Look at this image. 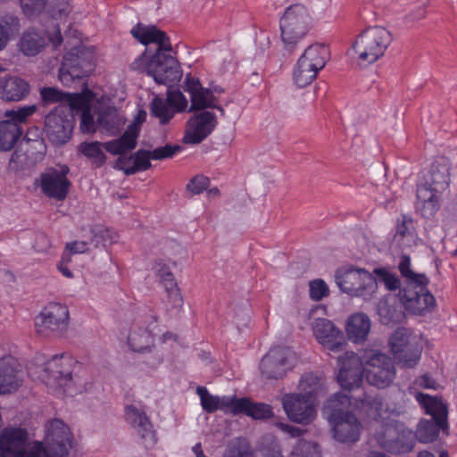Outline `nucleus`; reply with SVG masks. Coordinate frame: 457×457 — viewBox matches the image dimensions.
<instances>
[{
    "label": "nucleus",
    "mask_w": 457,
    "mask_h": 457,
    "mask_svg": "<svg viewBox=\"0 0 457 457\" xmlns=\"http://www.w3.org/2000/svg\"><path fill=\"white\" fill-rule=\"evenodd\" d=\"M351 404L350 396L337 393L325 405L333 437L341 443H354L360 438L361 424L352 411L345 410Z\"/></svg>",
    "instance_id": "f257e3e1"
},
{
    "label": "nucleus",
    "mask_w": 457,
    "mask_h": 457,
    "mask_svg": "<svg viewBox=\"0 0 457 457\" xmlns=\"http://www.w3.org/2000/svg\"><path fill=\"white\" fill-rule=\"evenodd\" d=\"M167 52H155L152 56L145 51L131 64L134 71L146 72L158 84L170 87L182 78L179 61Z\"/></svg>",
    "instance_id": "f03ea898"
},
{
    "label": "nucleus",
    "mask_w": 457,
    "mask_h": 457,
    "mask_svg": "<svg viewBox=\"0 0 457 457\" xmlns=\"http://www.w3.org/2000/svg\"><path fill=\"white\" fill-rule=\"evenodd\" d=\"M73 436L70 428L61 420L54 419L45 426L42 442H33L37 448L36 457H68L72 448Z\"/></svg>",
    "instance_id": "7ed1b4c3"
},
{
    "label": "nucleus",
    "mask_w": 457,
    "mask_h": 457,
    "mask_svg": "<svg viewBox=\"0 0 457 457\" xmlns=\"http://www.w3.org/2000/svg\"><path fill=\"white\" fill-rule=\"evenodd\" d=\"M72 358L65 355H55L40 368L39 378L53 388H62L63 393L72 395L80 391L81 385L72 377Z\"/></svg>",
    "instance_id": "20e7f679"
},
{
    "label": "nucleus",
    "mask_w": 457,
    "mask_h": 457,
    "mask_svg": "<svg viewBox=\"0 0 457 457\" xmlns=\"http://www.w3.org/2000/svg\"><path fill=\"white\" fill-rule=\"evenodd\" d=\"M393 40L392 34L386 28L373 26L362 30L353 44L359 61L372 64L380 59Z\"/></svg>",
    "instance_id": "39448f33"
},
{
    "label": "nucleus",
    "mask_w": 457,
    "mask_h": 457,
    "mask_svg": "<svg viewBox=\"0 0 457 457\" xmlns=\"http://www.w3.org/2000/svg\"><path fill=\"white\" fill-rule=\"evenodd\" d=\"M335 280L343 292L351 296L361 297L365 301L374 298L378 292L376 278L363 269L350 267L337 270Z\"/></svg>",
    "instance_id": "423d86ee"
},
{
    "label": "nucleus",
    "mask_w": 457,
    "mask_h": 457,
    "mask_svg": "<svg viewBox=\"0 0 457 457\" xmlns=\"http://www.w3.org/2000/svg\"><path fill=\"white\" fill-rule=\"evenodd\" d=\"M310 16L304 6L294 4L287 8L280 20V36L286 50L293 52L307 34Z\"/></svg>",
    "instance_id": "0eeeda50"
},
{
    "label": "nucleus",
    "mask_w": 457,
    "mask_h": 457,
    "mask_svg": "<svg viewBox=\"0 0 457 457\" xmlns=\"http://www.w3.org/2000/svg\"><path fill=\"white\" fill-rule=\"evenodd\" d=\"M362 355L368 382L378 388L391 386L396 377L393 360L386 353L377 351H365Z\"/></svg>",
    "instance_id": "6e6552de"
},
{
    "label": "nucleus",
    "mask_w": 457,
    "mask_h": 457,
    "mask_svg": "<svg viewBox=\"0 0 457 457\" xmlns=\"http://www.w3.org/2000/svg\"><path fill=\"white\" fill-rule=\"evenodd\" d=\"M69 325V309L59 303H49L35 320L37 332L43 337H61L68 331Z\"/></svg>",
    "instance_id": "1a4fd4ad"
},
{
    "label": "nucleus",
    "mask_w": 457,
    "mask_h": 457,
    "mask_svg": "<svg viewBox=\"0 0 457 457\" xmlns=\"http://www.w3.org/2000/svg\"><path fill=\"white\" fill-rule=\"evenodd\" d=\"M37 110L35 104L8 110L4 112L6 120L0 121V150H11L22 135L21 123L27 121Z\"/></svg>",
    "instance_id": "9d476101"
},
{
    "label": "nucleus",
    "mask_w": 457,
    "mask_h": 457,
    "mask_svg": "<svg viewBox=\"0 0 457 457\" xmlns=\"http://www.w3.org/2000/svg\"><path fill=\"white\" fill-rule=\"evenodd\" d=\"M93 70L91 54L83 47H75L63 56L59 69V79L63 85L69 86L75 79L88 76Z\"/></svg>",
    "instance_id": "9b49d317"
},
{
    "label": "nucleus",
    "mask_w": 457,
    "mask_h": 457,
    "mask_svg": "<svg viewBox=\"0 0 457 457\" xmlns=\"http://www.w3.org/2000/svg\"><path fill=\"white\" fill-rule=\"evenodd\" d=\"M26 429L9 427L0 432V457H36L37 448L28 444Z\"/></svg>",
    "instance_id": "f8f14e48"
},
{
    "label": "nucleus",
    "mask_w": 457,
    "mask_h": 457,
    "mask_svg": "<svg viewBox=\"0 0 457 457\" xmlns=\"http://www.w3.org/2000/svg\"><path fill=\"white\" fill-rule=\"evenodd\" d=\"M428 284L418 283L415 286H404L400 288L399 299L404 308L417 315H424L436 306V298L428 290Z\"/></svg>",
    "instance_id": "ddd939ff"
},
{
    "label": "nucleus",
    "mask_w": 457,
    "mask_h": 457,
    "mask_svg": "<svg viewBox=\"0 0 457 457\" xmlns=\"http://www.w3.org/2000/svg\"><path fill=\"white\" fill-rule=\"evenodd\" d=\"M46 132L49 140L56 145L66 144L72 133L73 120L66 106L59 105L45 118Z\"/></svg>",
    "instance_id": "4468645a"
},
{
    "label": "nucleus",
    "mask_w": 457,
    "mask_h": 457,
    "mask_svg": "<svg viewBox=\"0 0 457 457\" xmlns=\"http://www.w3.org/2000/svg\"><path fill=\"white\" fill-rule=\"evenodd\" d=\"M339 372L337 381L345 390L359 388L362 384L364 371L363 355L353 352H345L338 358Z\"/></svg>",
    "instance_id": "2eb2a0df"
},
{
    "label": "nucleus",
    "mask_w": 457,
    "mask_h": 457,
    "mask_svg": "<svg viewBox=\"0 0 457 457\" xmlns=\"http://www.w3.org/2000/svg\"><path fill=\"white\" fill-rule=\"evenodd\" d=\"M70 169L66 165L49 168L40 175L39 187L48 197L58 201L64 200L70 191L71 182L67 178Z\"/></svg>",
    "instance_id": "dca6fc26"
},
{
    "label": "nucleus",
    "mask_w": 457,
    "mask_h": 457,
    "mask_svg": "<svg viewBox=\"0 0 457 457\" xmlns=\"http://www.w3.org/2000/svg\"><path fill=\"white\" fill-rule=\"evenodd\" d=\"M282 404L288 419L295 423L307 425L315 416L314 401L303 396V394H287L282 398Z\"/></svg>",
    "instance_id": "f3484780"
},
{
    "label": "nucleus",
    "mask_w": 457,
    "mask_h": 457,
    "mask_svg": "<svg viewBox=\"0 0 457 457\" xmlns=\"http://www.w3.org/2000/svg\"><path fill=\"white\" fill-rule=\"evenodd\" d=\"M293 353L285 347L270 349L262 359L260 370L262 375L267 379H280L287 370L290 369V360Z\"/></svg>",
    "instance_id": "a211bd4d"
},
{
    "label": "nucleus",
    "mask_w": 457,
    "mask_h": 457,
    "mask_svg": "<svg viewBox=\"0 0 457 457\" xmlns=\"http://www.w3.org/2000/svg\"><path fill=\"white\" fill-rule=\"evenodd\" d=\"M126 420L136 429L145 448H153L156 442V432L145 411L135 405L125 407Z\"/></svg>",
    "instance_id": "6ab92c4d"
},
{
    "label": "nucleus",
    "mask_w": 457,
    "mask_h": 457,
    "mask_svg": "<svg viewBox=\"0 0 457 457\" xmlns=\"http://www.w3.org/2000/svg\"><path fill=\"white\" fill-rule=\"evenodd\" d=\"M312 330L318 342L328 350L331 352L344 350L346 345L345 336L332 321L323 318L316 319Z\"/></svg>",
    "instance_id": "aec40b11"
},
{
    "label": "nucleus",
    "mask_w": 457,
    "mask_h": 457,
    "mask_svg": "<svg viewBox=\"0 0 457 457\" xmlns=\"http://www.w3.org/2000/svg\"><path fill=\"white\" fill-rule=\"evenodd\" d=\"M216 117L213 112L204 111L191 117L187 121V129L184 136L187 144L201 143L216 126Z\"/></svg>",
    "instance_id": "412c9836"
},
{
    "label": "nucleus",
    "mask_w": 457,
    "mask_h": 457,
    "mask_svg": "<svg viewBox=\"0 0 457 457\" xmlns=\"http://www.w3.org/2000/svg\"><path fill=\"white\" fill-rule=\"evenodd\" d=\"M132 37L140 44L157 45L156 52H171L172 46L167 34L154 25L138 22L130 29Z\"/></svg>",
    "instance_id": "4be33fe9"
},
{
    "label": "nucleus",
    "mask_w": 457,
    "mask_h": 457,
    "mask_svg": "<svg viewBox=\"0 0 457 457\" xmlns=\"http://www.w3.org/2000/svg\"><path fill=\"white\" fill-rule=\"evenodd\" d=\"M20 365L11 355L0 357V394L16 391L22 384Z\"/></svg>",
    "instance_id": "5701e85b"
},
{
    "label": "nucleus",
    "mask_w": 457,
    "mask_h": 457,
    "mask_svg": "<svg viewBox=\"0 0 457 457\" xmlns=\"http://www.w3.org/2000/svg\"><path fill=\"white\" fill-rule=\"evenodd\" d=\"M184 89L188 92L191 98V106L189 111L203 110L208 107L217 108L221 114H224V110L220 106L214 105V96L212 92L201 86L198 79L187 75L184 82Z\"/></svg>",
    "instance_id": "b1692460"
},
{
    "label": "nucleus",
    "mask_w": 457,
    "mask_h": 457,
    "mask_svg": "<svg viewBox=\"0 0 457 457\" xmlns=\"http://www.w3.org/2000/svg\"><path fill=\"white\" fill-rule=\"evenodd\" d=\"M151 152L139 149L129 156H120L115 162L114 168L122 170L127 176L138 171L147 170L151 167Z\"/></svg>",
    "instance_id": "393cba45"
},
{
    "label": "nucleus",
    "mask_w": 457,
    "mask_h": 457,
    "mask_svg": "<svg viewBox=\"0 0 457 457\" xmlns=\"http://www.w3.org/2000/svg\"><path fill=\"white\" fill-rule=\"evenodd\" d=\"M138 136V127L136 124H130L119 138L104 143V147L112 155L127 156L128 152L137 147Z\"/></svg>",
    "instance_id": "a878e982"
},
{
    "label": "nucleus",
    "mask_w": 457,
    "mask_h": 457,
    "mask_svg": "<svg viewBox=\"0 0 457 457\" xmlns=\"http://www.w3.org/2000/svg\"><path fill=\"white\" fill-rule=\"evenodd\" d=\"M29 83L19 77L10 76L0 79V98L6 102H18L29 93Z\"/></svg>",
    "instance_id": "bb28decb"
},
{
    "label": "nucleus",
    "mask_w": 457,
    "mask_h": 457,
    "mask_svg": "<svg viewBox=\"0 0 457 457\" xmlns=\"http://www.w3.org/2000/svg\"><path fill=\"white\" fill-rule=\"evenodd\" d=\"M196 393L200 397L201 405L208 413H212L220 410L226 413L231 414V410L234 408L236 396H218L211 395L206 387L197 386Z\"/></svg>",
    "instance_id": "cd10ccee"
},
{
    "label": "nucleus",
    "mask_w": 457,
    "mask_h": 457,
    "mask_svg": "<svg viewBox=\"0 0 457 457\" xmlns=\"http://www.w3.org/2000/svg\"><path fill=\"white\" fill-rule=\"evenodd\" d=\"M244 413L253 420H264L272 416V409L263 403H253L247 397L235 399L232 415Z\"/></svg>",
    "instance_id": "c85d7f7f"
},
{
    "label": "nucleus",
    "mask_w": 457,
    "mask_h": 457,
    "mask_svg": "<svg viewBox=\"0 0 457 457\" xmlns=\"http://www.w3.org/2000/svg\"><path fill=\"white\" fill-rule=\"evenodd\" d=\"M370 320L363 312L351 315L346 322V334L353 343H361L366 340L370 330Z\"/></svg>",
    "instance_id": "c756f323"
},
{
    "label": "nucleus",
    "mask_w": 457,
    "mask_h": 457,
    "mask_svg": "<svg viewBox=\"0 0 457 457\" xmlns=\"http://www.w3.org/2000/svg\"><path fill=\"white\" fill-rule=\"evenodd\" d=\"M128 344L130 349L137 353L151 351L154 346V334L147 328L135 324L128 337Z\"/></svg>",
    "instance_id": "7c9ffc66"
},
{
    "label": "nucleus",
    "mask_w": 457,
    "mask_h": 457,
    "mask_svg": "<svg viewBox=\"0 0 457 457\" xmlns=\"http://www.w3.org/2000/svg\"><path fill=\"white\" fill-rule=\"evenodd\" d=\"M377 312L381 323L385 325L397 323L403 318L402 309L398 307L396 299L391 295L384 296L378 302Z\"/></svg>",
    "instance_id": "2f4dec72"
},
{
    "label": "nucleus",
    "mask_w": 457,
    "mask_h": 457,
    "mask_svg": "<svg viewBox=\"0 0 457 457\" xmlns=\"http://www.w3.org/2000/svg\"><path fill=\"white\" fill-rule=\"evenodd\" d=\"M125 123L126 119L115 108H107L97 118L98 129L109 136L120 133Z\"/></svg>",
    "instance_id": "473e14b6"
},
{
    "label": "nucleus",
    "mask_w": 457,
    "mask_h": 457,
    "mask_svg": "<svg viewBox=\"0 0 457 457\" xmlns=\"http://www.w3.org/2000/svg\"><path fill=\"white\" fill-rule=\"evenodd\" d=\"M328 56V48L323 45L315 44L305 49L299 61L319 72L325 67Z\"/></svg>",
    "instance_id": "72a5a7b5"
},
{
    "label": "nucleus",
    "mask_w": 457,
    "mask_h": 457,
    "mask_svg": "<svg viewBox=\"0 0 457 457\" xmlns=\"http://www.w3.org/2000/svg\"><path fill=\"white\" fill-rule=\"evenodd\" d=\"M403 425L397 422H387L376 428L375 438L378 444L386 451H399L394 441L399 436V429Z\"/></svg>",
    "instance_id": "f704fd0d"
},
{
    "label": "nucleus",
    "mask_w": 457,
    "mask_h": 457,
    "mask_svg": "<svg viewBox=\"0 0 457 457\" xmlns=\"http://www.w3.org/2000/svg\"><path fill=\"white\" fill-rule=\"evenodd\" d=\"M298 388L303 394L313 401L326 392L325 382L323 378L319 377L313 373H306L303 375L299 381Z\"/></svg>",
    "instance_id": "c9c22d12"
},
{
    "label": "nucleus",
    "mask_w": 457,
    "mask_h": 457,
    "mask_svg": "<svg viewBox=\"0 0 457 457\" xmlns=\"http://www.w3.org/2000/svg\"><path fill=\"white\" fill-rule=\"evenodd\" d=\"M441 194L434 191V187L428 182L418 187L417 198L423 204L424 215L431 216L438 210Z\"/></svg>",
    "instance_id": "e433bc0d"
},
{
    "label": "nucleus",
    "mask_w": 457,
    "mask_h": 457,
    "mask_svg": "<svg viewBox=\"0 0 457 457\" xmlns=\"http://www.w3.org/2000/svg\"><path fill=\"white\" fill-rule=\"evenodd\" d=\"M447 429V421H440L432 419L423 420L418 426L416 436L422 443H429L437 438L440 430L446 431Z\"/></svg>",
    "instance_id": "4c0bfd02"
},
{
    "label": "nucleus",
    "mask_w": 457,
    "mask_h": 457,
    "mask_svg": "<svg viewBox=\"0 0 457 457\" xmlns=\"http://www.w3.org/2000/svg\"><path fill=\"white\" fill-rule=\"evenodd\" d=\"M434 191L443 193L447 189L450 182L449 165L446 161L436 162L430 170V178L426 181Z\"/></svg>",
    "instance_id": "58836bf2"
},
{
    "label": "nucleus",
    "mask_w": 457,
    "mask_h": 457,
    "mask_svg": "<svg viewBox=\"0 0 457 457\" xmlns=\"http://www.w3.org/2000/svg\"><path fill=\"white\" fill-rule=\"evenodd\" d=\"M416 399L422 404L432 420L447 421V407L441 400L422 393H418Z\"/></svg>",
    "instance_id": "ea45409f"
},
{
    "label": "nucleus",
    "mask_w": 457,
    "mask_h": 457,
    "mask_svg": "<svg viewBox=\"0 0 457 457\" xmlns=\"http://www.w3.org/2000/svg\"><path fill=\"white\" fill-rule=\"evenodd\" d=\"M46 45V37L34 29L24 32L20 40L21 52L29 56L37 54Z\"/></svg>",
    "instance_id": "a19ab883"
},
{
    "label": "nucleus",
    "mask_w": 457,
    "mask_h": 457,
    "mask_svg": "<svg viewBox=\"0 0 457 457\" xmlns=\"http://www.w3.org/2000/svg\"><path fill=\"white\" fill-rule=\"evenodd\" d=\"M104 143L98 141L83 142L79 145L80 154L88 158L96 167L103 166L106 162V155L103 151Z\"/></svg>",
    "instance_id": "79ce46f5"
},
{
    "label": "nucleus",
    "mask_w": 457,
    "mask_h": 457,
    "mask_svg": "<svg viewBox=\"0 0 457 457\" xmlns=\"http://www.w3.org/2000/svg\"><path fill=\"white\" fill-rule=\"evenodd\" d=\"M418 340L411 333L404 328H397L389 338V346L392 354L401 353L403 348L416 344Z\"/></svg>",
    "instance_id": "37998d69"
},
{
    "label": "nucleus",
    "mask_w": 457,
    "mask_h": 457,
    "mask_svg": "<svg viewBox=\"0 0 457 457\" xmlns=\"http://www.w3.org/2000/svg\"><path fill=\"white\" fill-rule=\"evenodd\" d=\"M422 348L419 343L411 344L403 348L401 353L394 354L396 362L405 369H411L417 365L421 356Z\"/></svg>",
    "instance_id": "c03bdc74"
},
{
    "label": "nucleus",
    "mask_w": 457,
    "mask_h": 457,
    "mask_svg": "<svg viewBox=\"0 0 457 457\" xmlns=\"http://www.w3.org/2000/svg\"><path fill=\"white\" fill-rule=\"evenodd\" d=\"M398 269L403 278H406L405 286H415L418 283L428 284L429 279L423 273H416L411 269V258L402 255L398 263Z\"/></svg>",
    "instance_id": "a18cd8bd"
},
{
    "label": "nucleus",
    "mask_w": 457,
    "mask_h": 457,
    "mask_svg": "<svg viewBox=\"0 0 457 457\" xmlns=\"http://www.w3.org/2000/svg\"><path fill=\"white\" fill-rule=\"evenodd\" d=\"M94 94L90 90H86L83 93L69 94L66 93L65 103L69 105L71 110H77L84 112V110H90V103L94 99Z\"/></svg>",
    "instance_id": "49530a36"
},
{
    "label": "nucleus",
    "mask_w": 457,
    "mask_h": 457,
    "mask_svg": "<svg viewBox=\"0 0 457 457\" xmlns=\"http://www.w3.org/2000/svg\"><path fill=\"white\" fill-rule=\"evenodd\" d=\"M150 112L159 119L161 124H166L174 116L175 111L169 105L167 99L155 96L150 104Z\"/></svg>",
    "instance_id": "de8ad7c7"
},
{
    "label": "nucleus",
    "mask_w": 457,
    "mask_h": 457,
    "mask_svg": "<svg viewBox=\"0 0 457 457\" xmlns=\"http://www.w3.org/2000/svg\"><path fill=\"white\" fill-rule=\"evenodd\" d=\"M377 280V285L381 283L388 291H395L401 287V281L396 273L387 268H376L371 273Z\"/></svg>",
    "instance_id": "09e8293b"
},
{
    "label": "nucleus",
    "mask_w": 457,
    "mask_h": 457,
    "mask_svg": "<svg viewBox=\"0 0 457 457\" xmlns=\"http://www.w3.org/2000/svg\"><path fill=\"white\" fill-rule=\"evenodd\" d=\"M289 457H321V450L315 442L299 439Z\"/></svg>",
    "instance_id": "8fccbe9b"
},
{
    "label": "nucleus",
    "mask_w": 457,
    "mask_h": 457,
    "mask_svg": "<svg viewBox=\"0 0 457 457\" xmlns=\"http://www.w3.org/2000/svg\"><path fill=\"white\" fill-rule=\"evenodd\" d=\"M317 74L318 71L308 68V66L298 60L294 70L293 79L298 87H305L316 79Z\"/></svg>",
    "instance_id": "3c124183"
},
{
    "label": "nucleus",
    "mask_w": 457,
    "mask_h": 457,
    "mask_svg": "<svg viewBox=\"0 0 457 457\" xmlns=\"http://www.w3.org/2000/svg\"><path fill=\"white\" fill-rule=\"evenodd\" d=\"M22 12L28 18L39 16L46 9L48 0H19Z\"/></svg>",
    "instance_id": "603ef678"
},
{
    "label": "nucleus",
    "mask_w": 457,
    "mask_h": 457,
    "mask_svg": "<svg viewBox=\"0 0 457 457\" xmlns=\"http://www.w3.org/2000/svg\"><path fill=\"white\" fill-rule=\"evenodd\" d=\"M395 445L399 446V451H389L392 453L400 454L411 452L414 447L412 432L406 429L403 426L399 429V436L395 440Z\"/></svg>",
    "instance_id": "864d4df0"
},
{
    "label": "nucleus",
    "mask_w": 457,
    "mask_h": 457,
    "mask_svg": "<svg viewBox=\"0 0 457 457\" xmlns=\"http://www.w3.org/2000/svg\"><path fill=\"white\" fill-rule=\"evenodd\" d=\"M65 96L66 93L53 87H46L40 89L41 102L45 106L57 103L63 106L62 104L65 103Z\"/></svg>",
    "instance_id": "5fc2aeb1"
},
{
    "label": "nucleus",
    "mask_w": 457,
    "mask_h": 457,
    "mask_svg": "<svg viewBox=\"0 0 457 457\" xmlns=\"http://www.w3.org/2000/svg\"><path fill=\"white\" fill-rule=\"evenodd\" d=\"M167 102L175 112H182L187 106V100L179 90L169 88L167 91Z\"/></svg>",
    "instance_id": "6e6d98bb"
},
{
    "label": "nucleus",
    "mask_w": 457,
    "mask_h": 457,
    "mask_svg": "<svg viewBox=\"0 0 457 457\" xmlns=\"http://www.w3.org/2000/svg\"><path fill=\"white\" fill-rule=\"evenodd\" d=\"M329 293L327 284L322 279H314L310 282V297L314 301H320Z\"/></svg>",
    "instance_id": "4d7b16f0"
},
{
    "label": "nucleus",
    "mask_w": 457,
    "mask_h": 457,
    "mask_svg": "<svg viewBox=\"0 0 457 457\" xmlns=\"http://www.w3.org/2000/svg\"><path fill=\"white\" fill-rule=\"evenodd\" d=\"M180 150L181 146L179 145H166L164 146L155 148L154 150L150 152L153 160H163L167 158H171Z\"/></svg>",
    "instance_id": "13d9d810"
},
{
    "label": "nucleus",
    "mask_w": 457,
    "mask_h": 457,
    "mask_svg": "<svg viewBox=\"0 0 457 457\" xmlns=\"http://www.w3.org/2000/svg\"><path fill=\"white\" fill-rule=\"evenodd\" d=\"M223 457H250V454L243 442L236 439L228 445Z\"/></svg>",
    "instance_id": "bf43d9fd"
},
{
    "label": "nucleus",
    "mask_w": 457,
    "mask_h": 457,
    "mask_svg": "<svg viewBox=\"0 0 457 457\" xmlns=\"http://www.w3.org/2000/svg\"><path fill=\"white\" fill-rule=\"evenodd\" d=\"M157 275L161 278L167 294L173 292V290L179 289L174 279L173 274L165 266L157 270Z\"/></svg>",
    "instance_id": "052dcab7"
},
{
    "label": "nucleus",
    "mask_w": 457,
    "mask_h": 457,
    "mask_svg": "<svg viewBox=\"0 0 457 457\" xmlns=\"http://www.w3.org/2000/svg\"><path fill=\"white\" fill-rule=\"evenodd\" d=\"M210 185V180L207 177L203 175H197L194 177L187 185L188 191L195 195L201 194Z\"/></svg>",
    "instance_id": "680f3d73"
},
{
    "label": "nucleus",
    "mask_w": 457,
    "mask_h": 457,
    "mask_svg": "<svg viewBox=\"0 0 457 457\" xmlns=\"http://www.w3.org/2000/svg\"><path fill=\"white\" fill-rule=\"evenodd\" d=\"M98 129L97 122L94 120V117L90 110H84L80 114V129L83 133H94Z\"/></svg>",
    "instance_id": "e2e57ef3"
},
{
    "label": "nucleus",
    "mask_w": 457,
    "mask_h": 457,
    "mask_svg": "<svg viewBox=\"0 0 457 457\" xmlns=\"http://www.w3.org/2000/svg\"><path fill=\"white\" fill-rule=\"evenodd\" d=\"M413 230V221L411 217L403 215L401 220H398L396 226L395 236L404 237L407 235H411Z\"/></svg>",
    "instance_id": "0e129e2a"
},
{
    "label": "nucleus",
    "mask_w": 457,
    "mask_h": 457,
    "mask_svg": "<svg viewBox=\"0 0 457 457\" xmlns=\"http://www.w3.org/2000/svg\"><path fill=\"white\" fill-rule=\"evenodd\" d=\"M27 165V155L21 150H15L10 159V170L18 171Z\"/></svg>",
    "instance_id": "69168bd1"
},
{
    "label": "nucleus",
    "mask_w": 457,
    "mask_h": 457,
    "mask_svg": "<svg viewBox=\"0 0 457 457\" xmlns=\"http://www.w3.org/2000/svg\"><path fill=\"white\" fill-rule=\"evenodd\" d=\"M168 305L166 307L167 312L172 311H179L183 305V298L179 289L173 290V292L167 294Z\"/></svg>",
    "instance_id": "338daca9"
},
{
    "label": "nucleus",
    "mask_w": 457,
    "mask_h": 457,
    "mask_svg": "<svg viewBox=\"0 0 457 457\" xmlns=\"http://www.w3.org/2000/svg\"><path fill=\"white\" fill-rule=\"evenodd\" d=\"M274 425L279 428L282 432L288 434L291 437L296 438L301 436L305 433L306 430L301 429L297 427H294L292 425L281 422V421H276Z\"/></svg>",
    "instance_id": "774afa93"
}]
</instances>
